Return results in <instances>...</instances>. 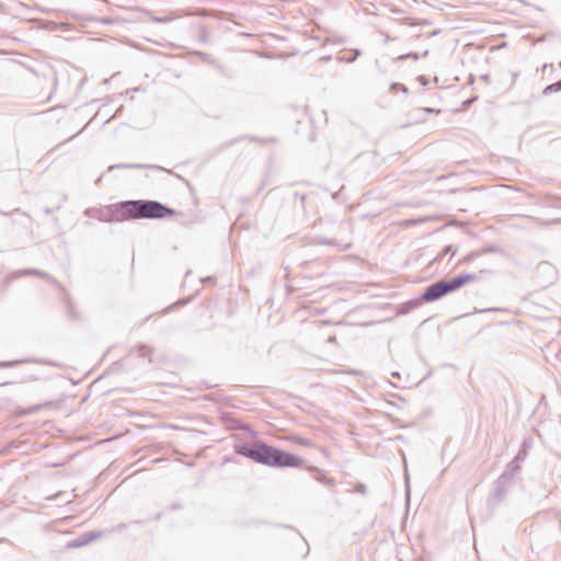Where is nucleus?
I'll return each mask as SVG.
<instances>
[{"mask_svg":"<svg viewBox=\"0 0 561 561\" xmlns=\"http://www.w3.org/2000/svg\"><path fill=\"white\" fill-rule=\"evenodd\" d=\"M113 215L117 220L139 219V201H127L114 205Z\"/></svg>","mask_w":561,"mask_h":561,"instance_id":"4","label":"nucleus"},{"mask_svg":"<svg viewBox=\"0 0 561 561\" xmlns=\"http://www.w3.org/2000/svg\"><path fill=\"white\" fill-rule=\"evenodd\" d=\"M175 211L156 201L139 199V219H161L173 216Z\"/></svg>","mask_w":561,"mask_h":561,"instance_id":"3","label":"nucleus"},{"mask_svg":"<svg viewBox=\"0 0 561 561\" xmlns=\"http://www.w3.org/2000/svg\"><path fill=\"white\" fill-rule=\"evenodd\" d=\"M476 275L473 274H463L457 277H454L450 282H437L431 285L423 294L424 301H434L443 296L455 291L462 287L463 285L476 280Z\"/></svg>","mask_w":561,"mask_h":561,"instance_id":"2","label":"nucleus"},{"mask_svg":"<svg viewBox=\"0 0 561 561\" xmlns=\"http://www.w3.org/2000/svg\"><path fill=\"white\" fill-rule=\"evenodd\" d=\"M236 450L239 455L271 467H300L302 465L300 458L264 443H255L253 446L240 445Z\"/></svg>","mask_w":561,"mask_h":561,"instance_id":"1","label":"nucleus"},{"mask_svg":"<svg viewBox=\"0 0 561 561\" xmlns=\"http://www.w3.org/2000/svg\"><path fill=\"white\" fill-rule=\"evenodd\" d=\"M559 91H561V80L556 82V83H552V84L548 85L543 90V93L548 94V93H553V92H559Z\"/></svg>","mask_w":561,"mask_h":561,"instance_id":"5","label":"nucleus"},{"mask_svg":"<svg viewBox=\"0 0 561 561\" xmlns=\"http://www.w3.org/2000/svg\"><path fill=\"white\" fill-rule=\"evenodd\" d=\"M423 111L426 113H435V114L440 113V110H435V108H430V107H425V108H423Z\"/></svg>","mask_w":561,"mask_h":561,"instance_id":"6","label":"nucleus"}]
</instances>
